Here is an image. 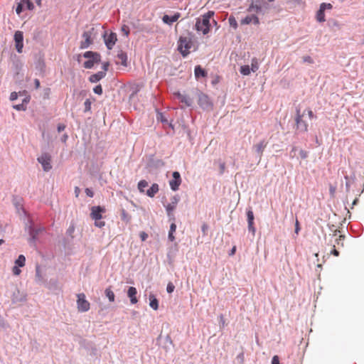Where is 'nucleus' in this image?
<instances>
[{"label":"nucleus","instance_id":"603ef678","mask_svg":"<svg viewBox=\"0 0 364 364\" xmlns=\"http://www.w3.org/2000/svg\"><path fill=\"white\" fill-rule=\"evenodd\" d=\"M345 178L346 180V192H349L350 187V181H349V178H348V176H346Z\"/></svg>","mask_w":364,"mask_h":364},{"label":"nucleus","instance_id":"8fccbe9b","mask_svg":"<svg viewBox=\"0 0 364 364\" xmlns=\"http://www.w3.org/2000/svg\"><path fill=\"white\" fill-rule=\"evenodd\" d=\"M109 65H110V64L109 62L103 63L102 65V71H105L106 73L109 70Z\"/></svg>","mask_w":364,"mask_h":364},{"label":"nucleus","instance_id":"f3484780","mask_svg":"<svg viewBox=\"0 0 364 364\" xmlns=\"http://www.w3.org/2000/svg\"><path fill=\"white\" fill-rule=\"evenodd\" d=\"M165 163L160 159L155 158L154 155H151L147 161V167L151 169H157L163 167Z\"/></svg>","mask_w":364,"mask_h":364},{"label":"nucleus","instance_id":"a18cd8bd","mask_svg":"<svg viewBox=\"0 0 364 364\" xmlns=\"http://www.w3.org/2000/svg\"><path fill=\"white\" fill-rule=\"evenodd\" d=\"M320 7L325 11L326 9H331L333 6L329 3H322Z\"/></svg>","mask_w":364,"mask_h":364},{"label":"nucleus","instance_id":"e433bc0d","mask_svg":"<svg viewBox=\"0 0 364 364\" xmlns=\"http://www.w3.org/2000/svg\"><path fill=\"white\" fill-rule=\"evenodd\" d=\"M228 22L230 23V26L232 27L234 29L237 28V22L235 19V18L233 16H230L228 18Z\"/></svg>","mask_w":364,"mask_h":364},{"label":"nucleus","instance_id":"4c0bfd02","mask_svg":"<svg viewBox=\"0 0 364 364\" xmlns=\"http://www.w3.org/2000/svg\"><path fill=\"white\" fill-rule=\"evenodd\" d=\"M157 119L161 121L164 126H166L168 122V120L164 117L162 113H158Z\"/></svg>","mask_w":364,"mask_h":364},{"label":"nucleus","instance_id":"6ab92c4d","mask_svg":"<svg viewBox=\"0 0 364 364\" xmlns=\"http://www.w3.org/2000/svg\"><path fill=\"white\" fill-rule=\"evenodd\" d=\"M180 16H181V14L178 12L175 13L173 15L165 14L162 17V21L166 24L171 25L174 22L177 21L178 19L180 18Z\"/></svg>","mask_w":364,"mask_h":364},{"label":"nucleus","instance_id":"f03ea898","mask_svg":"<svg viewBox=\"0 0 364 364\" xmlns=\"http://www.w3.org/2000/svg\"><path fill=\"white\" fill-rule=\"evenodd\" d=\"M214 16V12L209 11L203 14L201 18L196 19L195 28L198 31H202L203 34L206 35L210 30V19Z\"/></svg>","mask_w":364,"mask_h":364},{"label":"nucleus","instance_id":"58836bf2","mask_svg":"<svg viewBox=\"0 0 364 364\" xmlns=\"http://www.w3.org/2000/svg\"><path fill=\"white\" fill-rule=\"evenodd\" d=\"M13 107L18 111H25L27 109V107L24 103L14 105Z\"/></svg>","mask_w":364,"mask_h":364},{"label":"nucleus","instance_id":"6e6d98bb","mask_svg":"<svg viewBox=\"0 0 364 364\" xmlns=\"http://www.w3.org/2000/svg\"><path fill=\"white\" fill-rule=\"evenodd\" d=\"M272 364H281L279 362V358L278 355H274L272 359Z\"/></svg>","mask_w":364,"mask_h":364},{"label":"nucleus","instance_id":"9b49d317","mask_svg":"<svg viewBox=\"0 0 364 364\" xmlns=\"http://www.w3.org/2000/svg\"><path fill=\"white\" fill-rule=\"evenodd\" d=\"M94 28H92L91 30L84 31L82 37L84 38V41L80 42V49H86L89 48L92 43L93 40L92 38V31Z\"/></svg>","mask_w":364,"mask_h":364},{"label":"nucleus","instance_id":"aec40b11","mask_svg":"<svg viewBox=\"0 0 364 364\" xmlns=\"http://www.w3.org/2000/svg\"><path fill=\"white\" fill-rule=\"evenodd\" d=\"M174 96L181 102L184 103L187 107H191L193 104V100L191 97L186 95H182L180 92L174 93Z\"/></svg>","mask_w":364,"mask_h":364},{"label":"nucleus","instance_id":"de8ad7c7","mask_svg":"<svg viewBox=\"0 0 364 364\" xmlns=\"http://www.w3.org/2000/svg\"><path fill=\"white\" fill-rule=\"evenodd\" d=\"M95 226L97 227V228H103L105 225V221H101L100 220H95Z\"/></svg>","mask_w":364,"mask_h":364},{"label":"nucleus","instance_id":"338daca9","mask_svg":"<svg viewBox=\"0 0 364 364\" xmlns=\"http://www.w3.org/2000/svg\"><path fill=\"white\" fill-rule=\"evenodd\" d=\"M299 231H300V225H299V221L296 220V223H295L294 232H295V233L299 234Z\"/></svg>","mask_w":364,"mask_h":364},{"label":"nucleus","instance_id":"69168bd1","mask_svg":"<svg viewBox=\"0 0 364 364\" xmlns=\"http://www.w3.org/2000/svg\"><path fill=\"white\" fill-rule=\"evenodd\" d=\"M225 168V163H220V175H222L224 173Z\"/></svg>","mask_w":364,"mask_h":364},{"label":"nucleus","instance_id":"bf43d9fd","mask_svg":"<svg viewBox=\"0 0 364 364\" xmlns=\"http://www.w3.org/2000/svg\"><path fill=\"white\" fill-rule=\"evenodd\" d=\"M208 229V225L206 223H203L201 226V230L203 233V235H206V232Z\"/></svg>","mask_w":364,"mask_h":364},{"label":"nucleus","instance_id":"bb28decb","mask_svg":"<svg viewBox=\"0 0 364 364\" xmlns=\"http://www.w3.org/2000/svg\"><path fill=\"white\" fill-rule=\"evenodd\" d=\"M36 282L38 284H43L46 282L44 277L41 274V267L39 264H36Z\"/></svg>","mask_w":364,"mask_h":364},{"label":"nucleus","instance_id":"774afa93","mask_svg":"<svg viewBox=\"0 0 364 364\" xmlns=\"http://www.w3.org/2000/svg\"><path fill=\"white\" fill-rule=\"evenodd\" d=\"M75 228L73 225L70 226L68 229L67 230V234L69 235H71L73 232H74Z\"/></svg>","mask_w":364,"mask_h":364},{"label":"nucleus","instance_id":"dca6fc26","mask_svg":"<svg viewBox=\"0 0 364 364\" xmlns=\"http://www.w3.org/2000/svg\"><path fill=\"white\" fill-rule=\"evenodd\" d=\"M247 220L248 224V230L255 235L256 229L254 226L255 216L252 209V207H249L246 209Z\"/></svg>","mask_w":364,"mask_h":364},{"label":"nucleus","instance_id":"0eeeda50","mask_svg":"<svg viewBox=\"0 0 364 364\" xmlns=\"http://www.w3.org/2000/svg\"><path fill=\"white\" fill-rule=\"evenodd\" d=\"M179 200H180L179 196L175 195L171 198V203L167 204L165 206L166 210L167 213V215L169 218V221H175L176 220V218H175V216H174L173 212L176 209V205H177L178 203L179 202Z\"/></svg>","mask_w":364,"mask_h":364},{"label":"nucleus","instance_id":"5701e85b","mask_svg":"<svg viewBox=\"0 0 364 364\" xmlns=\"http://www.w3.org/2000/svg\"><path fill=\"white\" fill-rule=\"evenodd\" d=\"M106 76L105 71H99L89 77V81L92 83H96Z\"/></svg>","mask_w":364,"mask_h":364},{"label":"nucleus","instance_id":"9d476101","mask_svg":"<svg viewBox=\"0 0 364 364\" xmlns=\"http://www.w3.org/2000/svg\"><path fill=\"white\" fill-rule=\"evenodd\" d=\"M77 309L80 312H86L90 309V302L86 300V296L84 293L77 294Z\"/></svg>","mask_w":364,"mask_h":364},{"label":"nucleus","instance_id":"72a5a7b5","mask_svg":"<svg viewBox=\"0 0 364 364\" xmlns=\"http://www.w3.org/2000/svg\"><path fill=\"white\" fill-rule=\"evenodd\" d=\"M240 72L243 75H249L251 73L250 67L247 65H245L240 67Z\"/></svg>","mask_w":364,"mask_h":364},{"label":"nucleus","instance_id":"ea45409f","mask_svg":"<svg viewBox=\"0 0 364 364\" xmlns=\"http://www.w3.org/2000/svg\"><path fill=\"white\" fill-rule=\"evenodd\" d=\"M259 68L258 63L256 60V59H253L251 64L250 70L253 73L256 72Z\"/></svg>","mask_w":364,"mask_h":364},{"label":"nucleus","instance_id":"052dcab7","mask_svg":"<svg viewBox=\"0 0 364 364\" xmlns=\"http://www.w3.org/2000/svg\"><path fill=\"white\" fill-rule=\"evenodd\" d=\"M66 126L64 124H59L58 125L57 129L58 132H61L65 130Z\"/></svg>","mask_w":364,"mask_h":364},{"label":"nucleus","instance_id":"473e14b6","mask_svg":"<svg viewBox=\"0 0 364 364\" xmlns=\"http://www.w3.org/2000/svg\"><path fill=\"white\" fill-rule=\"evenodd\" d=\"M25 263H26V257L23 255H20L15 261V264L18 267H24Z\"/></svg>","mask_w":364,"mask_h":364},{"label":"nucleus","instance_id":"c9c22d12","mask_svg":"<svg viewBox=\"0 0 364 364\" xmlns=\"http://www.w3.org/2000/svg\"><path fill=\"white\" fill-rule=\"evenodd\" d=\"M46 65L43 59L39 58L37 63H36V69L41 70V72L44 71Z\"/></svg>","mask_w":364,"mask_h":364},{"label":"nucleus","instance_id":"49530a36","mask_svg":"<svg viewBox=\"0 0 364 364\" xmlns=\"http://www.w3.org/2000/svg\"><path fill=\"white\" fill-rule=\"evenodd\" d=\"M299 155L302 159H306L309 156V152L305 150L301 149L299 151Z\"/></svg>","mask_w":364,"mask_h":364},{"label":"nucleus","instance_id":"f704fd0d","mask_svg":"<svg viewBox=\"0 0 364 364\" xmlns=\"http://www.w3.org/2000/svg\"><path fill=\"white\" fill-rule=\"evenodd\" d=\"M149 185L148 182L146 180H141L138 183V189L140 193H144V188L147 187Z\"/></svg>","mask_w":364,"mask_h":364},{"label":"nucleus","instance_id":"864d4df0","mask_svg":"<svg viewBox=\"0 0 364 364\" xmlns=\"http://www.w3.org/2000/svg\"><path fill=\"white\" fill-rule=\"evenodd\" d=\"M86 195L90 198L94 196V192L89 188H86L85 190Z\"/></svg>","mask_w":364,"mask_h":364},{"label":"nucleus","instance_id":"13d9d810","mask_svg":"<svg viewBox=\"0 0 364 364\" xmlns=\"http://www.w3.org/2000/svg\"><path fill=\"white\" fill-rule=\"evenodd\" d=\"M20 267H18L17 265L13 267V273L14 275H18L21 273V269H19Z\"/></svg>","mask_w":364,"mask_h":364},{"label":"nucleus","instance_id":"6e6552de","mask_svg":"<svg viewBox=\"0 0 364 364\" xmlns=\"http://www.w3.org/2000/svg\"><path fill=\"white\" fill-rule=\"evenodd\" d=\"M102 37L107 48L108 50H112L117 41L116 33L111 31L108 33L107 31H105L102 34Z\"/></svg>","mask_w":364,"mask_h":364},{"label":"nucleus","instance_id":"4468645a","mask_svg":"<svg viewBox=\"0 0 364 364\" xmlns=\"http://www.w3.org/2000/svg\"><path fill=\"white\" fill-rule=\"evenodd\" d=\"M25 9L28 10H33L34 9V5L31 0H21V1L17 4L16 12L19 15Z\"/></svg>","mask_w":364,"mask_h":364},{"label":"nucleus","instance_id":"37998d69","mask_svg":"<svg viewBox=\"0 0 364 364\" xmlns=\"http://www.w3.org/2000/svg\"><path fill=\"white\" fill-rule=\"evenodd\" d=\"M252 23V16H247L241 21V24L247 25Z\"/></svg>","mask_w":364,"mask_h":364},{"label":"nucleus","instance_id":"a19ab883","mask_svg":"<svg viewBox=\"0 0 364 364\" xmlns=\"http://www.w3.org/2000/svg\"><path fill=\"white\" fill-rule=\"evenodd\" d=\"M93 91L95 94L101 95L103 93L102 87L101 85H96L93 88Z\"/></svg>","mask_w":364,"mask_h":364},{"label":"nucleus","instance_id":"f8f14e48","mask_svg":"<svg viewBox=\"0 0 364 364\" xmlns=\"http://www.w3.org/2000/svg\"><path fill=\"white\" fill-rule=\"evenodd\" d=\"M90 218L94 220H99L102 218V213L106 212V208L103 206H92L90 208Z\"/></svg>","mask_w":364,"mask_h":364},{"label":"nucleus","instance_id":"412c9836","mask_svg":"<svg viewBox=\"0 0 364 364\" xmlns=\"http://www.w3.org/2000/svg\"><path fill=\"white\" fill-rule=\"evenodd\" d=\"M136 294V289L134 287H129L127 290V296L129 298L131 304H135L138 302Z\"/></svg>","mask_w":364,"mask_h":364},{"label":"nucleus","instance_id":"4d7b16f0","mask_svg":"<svg viewBox=\"0 0 364 364\" xmlns=\"http://www.w3.org/2000/svg\"><path fill=\"white\" fill-rule=\"evenodd\" d=\"M139 237L141 241H145L148 238V234L145 232H141L139 233Z\"/></svg>","mask_w":364,"mask_h":364},{"label":"nucleus","instance_id":"7c9ffc66","mask_svg":"<svg viewBox=\"0 0 364 364\" xmlns=\"http://www.w3.org/2000/svg\"><path fill=\"white\" fill-rule=\"evenodd\" d=\"M95 101V98H92V100H91L90 99H87L85 102H84V113H87V112H90L91 110V105H92V102Z\"/></svg>","mask_w":364,"mask_h":364},{"label":"nucleus","instance_id":"09e8293b","mask_svg":"<svg viewBox=\"0 0 364 364\" xmlns=\"http://www.w3.org/2000/svg\"><path fill=\"white\" fill-rule=\"evenodd\" d=\"M296 151H297V147L296 146H293L291 150L289 152V157L291 159H293V158H294L296 156Z\"/></svg>","mask_w":364,"mask_h":364},{"label":"nucleus","instance_id":"7ed1b4c3","mask_svg":"<svg viewBox=\"0 0 364 364\" xmlns=\"http://www.w3.org/2000/svg\"><path fill=\"white\" fill-rule=\"evenodd\" d=\"M306 111H304L303 113H301L300 109H296V116H295V134L299 135L308 132L309 124L304 119V117Z\"/></svg>","mask_w":364,"mask_h":364},{"label":"nucleus","instance_id":"f257e3e1","mask_svg":"<svg viewBox=\"0 0 364 364\" xmlns=\"http://www.w3.org/2000/svg\"><path fill=\"white\" fill-rule=\"evenodd\" d=\"M28 223L25 228L29 235L28 242L31 246H36L39 235L45 232L46 228L42 225H35L32 220H28Z\"/></svg>","mask_w":364,"mask_h":364},{"label":"nucleus","instance_id":"2f4dec72","mask_svg":"<svg viewBox=\"0 0 364 364\" xmlns=\"http://www.w3.org/2000/svg\"><path fill=\"white\" fill-rule=\"evenodd\" d=\"M324 11H325L323 9L319 7V9L316 13V19L318 22H324L326 21Z\"/></svg>","mask_w":364,"mask_h":364},{"label":"nucleus","instance_id":"c85d7f7f","mask_svg":"<svg viewBox=\"0 0 364 364\" xmlns=\"http://www.w3.org/2000/svg\"><path fill=\"white\" fill-rule=\"evenodd\" d=\"M120 218L126 223H129L132 220V216L124 209L121 210Z\"/></svg>","mask_w":364,"mask_h":364},{"label":"nucleus","instance_id":"0e129e2a","mask_svg":"<svg viewBox=\"0 0 364 364\" xmlns=\"http://www.w3.org/2000/svg\"><path fill=\"white\" fill-rule=\"evenodd\" d=\"M306 111L307 112V114H308V115H309V117L311 119H313V118H314V117H316V116L314 115V112H312V110H311V109H306Z\"/></svg>","mask_w":364,"mask_h":364},{"label":"nucleus","instance_id":"20e7f679","mask_svg":"<svg viewBox=\"0 0 364 364\" xmlns=\"http://www.w3.org/2000/svg\"><path fill=\"white\" fill-rule=\"evenodd\" d=\"M82 56L88 59L83 64V67L86 69H91L94 67L95 64H98L101 62V55L97 52L86 51L83 53Z\"/></svg>","mask_w":364,"mask_h":364},{"label":"nucleus","instance_id":"b1692460","mask_svg":"<svg viewBox=\"0 0 364 364\" xmlns=\"http://www.w3.org/2000/svg\"><path fill=\"white\" fill-rule=\"evenodd\" d=\"M117 58L120 60V62H116L117 64L120 63L124 67L127 66L128 57L127 54L125 52L120 50L119 52H118Z\"/></svg>","mask_w":364,"mask_h":364},{"label":"nucleus","instance_id":"5fc2aeb1","mask_svg":"<svg viewBox=\"0 0 364 364\" xmlns=\"http://www.w3.org/2000/svg\"><path fill=\"white\" fill-rule=\"evenodd\" d=\"M303 61L305 63H313V62H314L313 59L309 55L304 56Z\"/></svg>","mask_w":364,"mask_h":364},{"label":"nucleus","instance_id":"4be33fe9","mask_svg":"<svg viewBox=\"0 0 364 364\" xmlns=\"http://www.w3.org/2000/svg\"><path fill=\"white\" fill-rule=\"evenodd\" d=\"M194 74L197 80L202 77H206L208 76L207 71L199 65L195 67Z\"/></svg>","mask_w":364,"mask_h":364},{"label":"nucleus","instance_id":"c756f323","mask_svg":"<svg viewBox=\"0 0 364 364\" xmlns=\"http://www.w3.org/2000/svg\"><path fill=\"white\" fill-rule=\"evenodd\" d=\"M105 296L108 298L110 302H114L115 299V295L113 291L112 290V287H109L106 288L105 291Z\"/></svg>","mask_w":364,"mask_h":364},{"label":"nucleus","instance_id":"c03bdc74","mask_svg":"<svg viewBox=\"0 0 364 364\" xmlns=\"http://www.w3.org/2000/svg\"><path fill=\"white\" fill-rule=\"evenodd\" d=\"M175 289V286L172 282H168L166 287V291L168 294H171Z\"/></svg>","mask_w":364,"mask_h":364},{"label":"nucleus","instance_id":"3c124183","mask_svg":"<svg viewBox=\"0 0 364 364\" xmlns=\"http://www.w3.org/2000/svg\"><path fill=\"white\" fill-rule=\"evenodd\" d=\"M252 22L255 24V25H258L259 24V18L253 14L252 15Z\"/></svg>","mask_w":364,"mask_h":364},{"label":"nucleus","instance_id":"1a4fd4ad","mask_svg":"<svg viewBox=\"0 0 364 364\" xmlns=\"http://www.w3.org/2000/svg\"><path fill=\"white\" fill-rule=\"evenodd\" d=\"M37 161L41 164L44 171L48 172L51 170V156L48 153H43L41 156L38 157Z\"/></svg>","mask_w":364,"mask_h":364},{"label":"nucleus","instance_id":"ddd939ff","mask_svg":"<svg viewBox=\"0 0 364 364\" xmlns=\"http://www.w3.org/2000/svg\"><path fill=\"white\" fill-rule=\"evenodd\" d=\"M172 177V179L169 181V186L172 191H176L182 182L181 174L178 171H173Z\"/></svg>","mask_w":364,"mask_h":364},{"label":"nucleus","instance_id":"cd10ccee","mask_svg":"<svg viewBox=\"0 0 364 364\" xmlns=\"http://www.w3.org/2000/svg\"><path fill=\"white\" fill-rule=\"evenodd\" d=\"M176 225L175 223V221H172V223L170 225V229H169L168 235V238L171 242H173L176 239L175 236L173 235L174 232H176Z\"/></svg>","mask_w":364,"mask_h":364},{"label":"nucleus","instance_id":"a878e982","mask_svg":"<svg viewBox=\"0 0 364 364\" xmlns=\"http://www.w3.org/2000/svg\"><path fill=\"white\" fill-rule=\"evenodd\" d=\"M149 306L154 309H159V300L156 298L155 295L151 293L149 296Z\"/></svg>","mask_w":364,"mask_h":364},{"label":"nucleus","instance_id":"a211bd4d","mask_svg":"<svg viewBox=\"0 0 364 364\" xmlns=\"http://www.w3.org/2000/svg\"><path fill=\"white\" fill-rule=\"evenodd\" d=\"M267 145V142L265 140H262L258 144H255L252 146V149L257 154L259 160L262 158V153H263L264 149L266 148Z\"/></svg>","mask_w":364,"mask_h":364},{"label":"nucleus","instance_id":"e2e57ef3","mask_svg":"<svg viewBox=\"0 0 364 364\" xmlns=\"http://www.w3.org/2000/svg\"><path fill=\"white\" fill-rule=\"evenodd\" d=\"M331 253L336 257H338L339 255V251L336 249L335 245H333V249L331 251Z\"/></svg>","mask_w":364,"mask_h":364},{"label":"nucleus","instance_id":"393cba45","mask_svg":"<svg viewBox=\"0 0 364 364\" xmlns=\"http://www.w3.org/2000/svg\"><path fill=\"white\" fill-rule=\"evenodd\" d=\"M159 186L157 183H153L151 185V186L150 187V188H149L146 192V194L150 197V198H153L155 196V195L159 192Z\"/></svg>","mask_w":364,"mask_h":364},{"label":"nucleus","instance_id":"39448f33","mask_svg":"<svg viewBox=\"0 0 364 364\" xmlns=\"http://www.w3.org/2000/svg\"><path fill=\"white\" fill-rule=\"evenodd\" d=\"M198 104L202 109L210 111L213 109V102L208 95L198 92Z\"/></svg>","mask_w":364,"mask_h":364},{"label":"nucleus","instance_id":"2eb2a0df","mask_svg":"<svg viewBox=\"0 0 364 364\" xmlns=\"http://www.w3.org/2000/svg\"><path fill=\"white\" fill-rule=\"evenodd\" d=\"M15 41V47L18 53H21L23 48V33L22 31H17L14 33V37Z\"/></svg>","mask_w":364,"mask_h":364},{"label":"nucleus","instance_id":"680f3d73","mask_svg":"<svg viewBox=\"0 0 364 364\" xmlns=\"http://www.w3.org/2000/svg\"><path fill=\"white\" fill-rule=\"evenodd\" d=\"M18 98V95L16 92H13L11 93V95H10V100L11 101H14V100H16V99Z\"/></svg>","mask_w":364,"mask_h":364},{"label":"nucleus","instance_id":"79ce46f5","mask_svg":"<svg viewBox=\"0 0 364 364\" xmlns=\"http://www.w3.org/2000/svg\"><path fill=\"white\" fill-rule=\"evenodd\" d=\"M121 31L125 36L128 37L130 33V29L128 26L123 25L121 28Z\"/></svg>","mask_w":364,"mask_h":364},{"label":"nucleus","instance_id":"423d86ee","mask_svg":"<svg viewBox=\"0 0 364 364\" xmlns=\"http://www.w3.org/2000/svg\"><path fill=\"white\" fill-rule=\"evenodd\" d=\"M192 47V41L186 37L181 36L178 42V50L183 57H186L189 53V50Z\"/></svg>","mask_w":364,"mask_h":364}]
</instances>
